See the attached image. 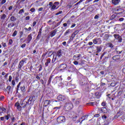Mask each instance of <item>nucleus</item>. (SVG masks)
Instances as JSON below:
<instances>
[{"label":"nucleus","instance_id":"obj_28","mask_svg":"<svg viewBox=\"0 0 125 125\" xmlns=\"http://www.w3.org/2000/svg\"><path fill=\"white\" fill-rule=\"evenodd\" d=\"M5 18H6V15H5V14H3V15H2L1 16L0 20H4V19H5Z\"/></svg>","mask_w":125,"mask_h":125},{"label":"nucleus","instance_id":"obj_2","mask_svg":"<svg viewBox=\"0 0 125 125\" xmlns=\"http://www.w3.org/2000/svg\"><path fill=\"white\" fill-rule=\"evenodd\" d=\"M21 83H22L21 82H20L18 84L17 86V88H16V92L17 93H18V90H21V92L22 93V94H24V93H26V89L25 88V86L23 85V86H21Z\"/></svg>","mask_w":125,"mask_h":125},{"label":"nucleus","instance_id":"obj_39","mask_svg":"<svg viewBox=\"0 0 125 125\" xmlns=\"http://www.w3.org/2000/svg\"><path fill=\"white\" fill-rule=\"evenodd\" d=\"M69 33H70V29H68L66 31L65 33L64 34V36H67Z\"/></svg>","mask_w":125,"mask_h":125},{"label":"nucleus","instance_id":"obj_9","mask_svg":"<svg viewBox=\"0 0 125 125\" xmlns=\"http://www.w3.org/2000/svg\"><path fill=\"white\" fill-rule=\"evenodd\" d=\"M57 98L58 100H59V101H64V100H66V99H67V97L61 95L58 96Z\"/></svg>","mask_w":125,"mask_h":125},{"label":"nucleus","instance_id":"obj_33","mask_svg":"<svg viewBox=\"0 0 125 125\" xmlns=\"http://www.w3.org/2000/svg\"><path fill=\"white\" fill-rule=\"evenodd\" d=\"M11 90V86H8L7 87V90L6 91H7L8 93H9V92H10V91Z\"/></svg>","mask_w":125,"mask_h":125},{"label":"nucleus","instance_id":"obj_48","mask_svg":"<svg viewBox=\"0 0 125 125\" xmlns=\"http://www.w3.org/2000/svg\"><path fill=\"white\" fill-rule=\"evenodd\" d=\"M30 11H31V12H35V11H36V9H35V8H32L30 9Z\"/></svg>","mask_w":125,"mask_h":125},{"label":"nucleus","instance_id":"obj_6","mask_svg":"<svg viewBox=\"0 0 125 125\" xmlns=\"http://www.w3.org/2000/svg\"><path fill=\"white\" fill-rule=\"evenodd\" d=\"M113 37H114L116 40H118L119 42H122L123 39L122 38V37L119 35V34H114L113 35Z\"/></svg>","mask_w":125,"mask_h":125},{"label":"nucleus","instance_id":"obj_29","mask_svg":"<svg viewBox=\"0 0 125 125\" xmlns=\"http://www.w3.org/2000/svg\"><path fill=\"white\" fill-rule=\"evenodd\" d=\"M101 94H100V92H97L95 93V95L97 97V98H100V95Z\"/></svg>","mask_w":125,"mask_h":125},{"label":"nucleus","instance_id":"obj_30","mask_svg":"<svg viewBox=\"0 0 125 125\" xmlns=\"http://www.w3.org/2000/svg\"><path fill=\"white\" fill-rule=\"evenodd\" d=\"M18 13H19V14H20L21 15H22V14H23V13H25V11H24V9L20 10Z\"/></svg>","mask_w":125,"mask_h":125},{"label":"nucleus","instance_id":"obj_56","mask_svg":"<svg viewBox=\"0 0 125 125\" xmlns=\"http://www.w3.org/2000/svg\"><path fill=\"white\" fill-rule=\"evenodd\" d=\"M102 106H103L104 107V106H106V102H103L102 103Z\"/></svg>","mask_w":125,"mask_h":125},{"label":"nucleus","instance_id":"obj_27","mask_svg":"<svg viewBox=\"0 0 125 125\" xmlns=\"http://www.w3.org/2000/svg\"><path fill=\"white\" fill-rule=\"evenodd\" d=\"M96 103L94 102H90L86 104V105H89V106H94V105H96Z\"/></svg>","mask_w":125,"mask_h":125},{"label":"nucleus","instance_id":"obj_51","mask_svg":"<svg viewBox=\"0 0 125 125\" xmlns=\"http://www.w3.org/2000/svg\"><path fill=\"white\" fill-rule=\"evenodd\" d=\"M81 56H82V54H81L76 55V58L77 59H79V58H80L81 57Z\"/></svg>","mask_w":125,"mask_h":125},{"label":"nucleus","instance_id":"obj_45","mask_svg":"<svg viewBox=\"0 0 125 125\" xmlns=\"http://www.w3.org/2000/svg\"><path fill=\"white\" fill-rule=\"evenodd\" d=\"M42 64H40L39 65V71L41 72V71H42Z\"/></svg>","mask_w":125,"mask_h":125},{"label":"nucleus","instance_id":"obj_31","mask_svg":"<svg viewBox=\"0 0 125 125\" xmlns=\"http://www.w3.org/2000/svg\"><path fill=\"white\" fill-rule=\"evenodd\" d=\"M97 42L98 44H100L102 42V41L101 40V38H97Z\"/></svg>","mask_w":125,"mask_h":125},{"label":"nucleus","instance_id":"obj_17","mask_svg":"<svg viewBox=\"0 0 125 125\" xmlns=\"http://www.w3.org/2000/svg\"><path fill=\"white\" fill-rule=\"evenodd\" d=\"M50 104V100H46L44 102V106L45 107H46L47 106H48Z\"/></svg>","mask_w":125,"mask_h":125},{"label":"nucleus","instance_id":"obj_11","mask_svg":"<svg viewBox=\"0 0 125 125\" xmlns=\"http://www.w3.org/2000/svg\"><path fill=\"white\" fill-rule=\"evenodd\" d=\"M20 103H19V102H17L15 103V107H17V109L18 110V111H21L22 110V106L20 105Z\"/></svg>","mask_w":125,"mask_h":125},{"label":"nucleus","instance_id":"obj_8","mask_svg":"<svg viewBox=\"0 0 125 125\" xmlns=\"http://www.w3.org/2000/svg\"><path fill=\"white\" fill-rule=\"evenodd\" d=\"M98 111L99 113H104V114H106L107 113V112H108V110L106 107L100 108H99Z\"/></svg>","mask_w":125,"mask_h":125},{"label":"nucleus","instance_id":"obj_19","mask_svg":"<svg viewBox=\"0 0 125 125\" xmlns=\"http://www.w3.org/2000/svg\"><path fill=\"white\" fill-rule=\"evenodd\" d=\"M14 26H15V24L14 23V22H11L8 24L7 27L10 29L12 28V27H14Z\"/></svg>","mask_w":125,"mask_h":125},{"label":"nucleus","instance_id":"obj_64","mask_svg":"<svg viewBox=\"0 0 125 125\" xmlns=\"http://www.w3.org/2000/svg\"><path fill=\"white\" fill-rule=\"evenodd\" d=\"M98 18H99V16L96 15V16H95L94 17V19H98Z\"/></svg>","mask_w":125,"mask_h":125},{"label":"nucleus","instance_id":"obj_25","mask_svg":"<svg viewBox=\"0 0 125 125\" xmlns=\"http://www.w3.org/2000/svg\"><path fill=\"white\" fill-rule=\"evenodd\" d=\"M10 20L11 21V22H14L15 21H16V17L12 16L11 17Z\"/></svg>","mask_w":125,"mask_h":125},{"label":"nucleus","instance_id":"obj_35","mask_svg":"<svg viewBox=\"0 0 125 125\" xmlns=\"http://www.w3.org/2000/svg\"><path fill=\"white\" fill-rule=\"evenodd\" d=\"M80 102L81 100L80 99H78L75 101V104H76V105H78V104H80Z\"/></svg>","mask_w":125,"mask_h":125},{"label":"nucleus","instance_id":"obj_16","mask_svg":"<svg viewBox=\"0 0 125 125\" xmlns=\"http://www.w3.org/2000/svg\"><path fill=\"white\" fill-rule=\"evenodd\" d=\"M62 50L61 49L58 50L57 52V54L56 56H58V57L60 58L62 56Z\"/></svg>","mask_w":125,"mask_h":125},{"label":"nucleus","instance_id":"obj_44","mask_svg":"<svg viewBox=\"0 0 125 125\" xmlns=\"http://www.w3.org/2000/svg\"><path fill=\"white\" fill-rule=\"evenodd\" d=\"M24 30L25 31H31V30H32V27H29L28 28H24Z\"/></svg>","mask_w":125,"mask_h":125},{"label":"nucleus","instance_id":"obj_24","mask_svg":"<svg viewBox=\"0 0 125 125\" xmlns=\"http://www.w3.org/2000/svg\"><path fill=\"white\" fill-rule=\"evenodd\" d=\"M108 39H109V35L105 34L104 36V41H108Z\"/></svg>","mask_w":125,"mask_h":125},{"label":"nucleus","instance_id":"obj_38","mask_svg":"<svg viewBox=\"0 0 125 125\" xmlns=\"http://www.w3.org/2000/svg\"><path fill=\"white\" fill-rule=\"evenodd\" d=\"M0 4L2 5V4H4V3H5V2H6V0H0Z\"/></svg>","mask_w":125,"mask_h":125},{"label":"nucleus","instance_id":"obj_52","mask_svg":"<svg viewBox=\"0 0 125 125\" xmlns=\"http://www.w3.org/2000/svg\"><path fill=\"white\" fill-rule=\"evenodd\" d=\"M116 84L115 83H110V86L114 87V86H115Z\"/></svg>","mask_w":125,"mask_h":125},{"label":"nucleus","instance_id":"obj_14","mask_svg":"<svg viewBox=\"0 0 125 125\" xmlns=\"http://www.w3.org/2000/svg\"><path fill=\"white\" fill-rule=\"evenodd\" d=\"M32 39H33V37H32V34H29L27 37V42L26 43H30Z\"/></svg>","mask_w":125,"mask_h":125},{"label":"nucleus","instance_id":"obj_37","mask_svg":"<svg viewBox=\"0 0 125 125\" xmlns=\"http://www.w3.org/2000/svg\"><path fill=\"white\" fill-rule=\"evenodd\" d=\"M93 42L94 44H98L97 43V38L94 39L93 40Z\"/></svg>","mask_w":125,"mask_h":125},{"label":"nucleus","instance_id":"obj_26","mask_svg":"<svg viewBox=\"0 0 125 125\" xmlns=\"http://www.w3.org/2000/svg\"><path fill=\"white\" fill-rule=\"evenodd\" d=\"M53 75H52L50 76L48 80V84H50V83H51V79H52V78H53Z\"/></svg>","mask_w":125,"mask_h":125},{"label":"nucleus","instance_id":"obj_42","mask_svg":"<svg viewBox=\"0 0 125 125\" xmlns=\"http://www.w3.org/2000/svg\"><path fill=\"white\" fill-rule=\"evenodd\" d=\"M116 18V16L115 15H112L110 17V20H113Z\"/></svg>","mask_w":125,"mask_h":125},{"label":"nucleus","instance_id":"obj_21","mask_svg":"<svg viewBox=\"0 0 125 125\" xmlns=\"http://www.w3.org/2000/svg\"><path fill=\"white\" fill-rule=\"evenodd\" d=\"M51 62V60L50 59H47L46 62L45 63L46 67H48V64Z\"/></svg>","mask_w":125,"mask_h":125},{"label":"nucleus","instance_id":"obj_61","mask_svg":"<svg viewBox=\"0 0 125 125\" xmlns=\"http://www.w3.org/2000/svg\"><path fill=\"white\" fill-rule=\"evenodd\" d=\"M40 38H41V35H39V34H38V36H37V37L36 40H37V41H39Z\"/></svg>","mask_w":125,"mask_h":125},{"label":"nucleus","instance_id":"obj_46","mask_svg":"<svg viewBox=\"0 0 125 125\" xmlns=\"http://www.w3.org/2000/svg\"><path fill=\"white\" fill-rule=\"evenodd\" d=\"M12 42H13V41L12 40V39H10L9 40V44H10V45H11V44H12Z\"/></svg>","mask_w":125,"mask_h":125},{"label":"nucleus","instance_id":"obj_1","mask_svg":"<svg viewBox=\"0 0 125 125\" xmlns=\"http://www.w3.org/2000/svg\"><path fill=\"white\" fill-rule=\"evenodd\" d=\"M32 100H33V97H26L22 102H21L20 104L24 109L28 106L32 104Z\"/></svg>","mask_w":125,"mask_h":125},{"label":"nucleus","instance_id":"obj_63","mask_svg":"<svg viewBox=\"0 0 125 125\" xmlns=\"http://www.w3.org/2000/svg\"><path fill=\"white\" fill-rule=\"evenodd\" d=\"M3 47H6V43L2 42Z\"/></svg>","mask_w":125,"mask_h":125},{"label":"nucleus","instance_id":"obj_4","mask_svg":"<svg viewBox=\"0 0 125 125\" xmlns=\"http://www.w3.org/2000/svg\"><path fill=\"white\" fill-rule=\"evenodd\" d=\"M57 122L58 124H64L66 122V118L64 116H61L57 118Z\"/></svg>","mask_w":125,"mask_h":125},{"label":"nucleus","instance_id":"obj_58","mask_svg":"<svg viewBox=\"0 0 125 125\" xmlns=\"http://www.w3.org/2000/svg\"><path fill=\"white\" fill-rule=\"evenodd\" d=\"M12 80V77L11 76H9V79H8L9 82H11Z\"/></svg>","mask_w":125,"mask_h":125},{"label":"nucleus","instance_id":"obj_59","mask_svg":"<svg viewBox=\"0 0 125 125\" xmlns=\"http://www.w3.org/2000/svg\"><path fill=\"white\" fill-rule=\"evenodd\" d=\"M105 54H106V52H104L103 54L102 55V56L100 57L101 59H102V58H103V57L105 55Z\"/></svg>","mask_w":125,"mask_h":125},{"label":"nucleus","instance_id":"obj_13","mask_svg":"<svg viewBox=\"0 0 125 125\" xmlns=\"http://www.w3.org/2000/svg\"><path fill=\"white\" fill-rule=\"evenodd\" d=\"M112 59L114 61H120L121 60V57L119 55H115L113 57Z\"/></svg>","mask_w":125,"mask_h":125},{"label":"nucleus","instance_id":"obj_12","mask_svg":"<svg viewBox=\"0 0 125 125\" xmlns=\"http://www.w3.org/2000/svg\"><path fill=\"white\" fill-rule=\"evenodd\" d=\"M59 81H60L61 80H62V78H61V76L58 77L57 76L55 78V79L53 80L52 83H56Z\"/></svg>","mask_w":125,"mask_h":125},{"label":"nucleus","instance_id":"obj_49","mask_svg":"<svg viewBox=\"0 0 125 125\" xmlns=\"http://www.w3.org/2000/svg\"><path fill=\"white\" fill-rule=\"evenodd\" d=\"M20 38H22V36H23V31H20Z\"/></svg>","mask_w":125,"mask_h":125},{"label":"nucleus","instance_id":"obj_36","mask_svg":"<svg viewBox=\"0 0 125 125\" xmlns=\"http://www.w3.org/2000/svg\"><path fill=\"white\" fill-rule=\"evenodd\" d=\"M56 58H57V56H56L55 58H54V54L53 55V58L52 60V63H54L55 61H56Z\"/></svg>","mask_w":125,"mask_h":125},{"label":"nucleus","instance_id":"obj_15","mask_svg":"<svg viewBox=\"0 0 125 125\" xmlns=\"http://www.w3.org/2000/svg\"><path fill=\"white\" fill-rule=\"evenodd\" d=\"M60 69L61 70H65L67 68V64L65 63H62L61 64V66H60Z\"/></svg>","mask_w":125,"mask_h":125},{"label":"nucleus","instance_id":"obj_47","mask_svg":"<svg viewBox=\"0 0 125 125\" xmlns=\"http://www.w3.org/2000/svg\"><path fill=\"white\" fill-rule=\"evenodd\" d=\"M42 28H41L40 29L39 32L38 33L39 36H42Z\"/></svg>","mask_w":125,"mask_h":125},{"label":"nucleus","instance_id":"obj_20","mask_svg":"<svg viewBox=\"0 0 125 125\" xmlns=\"http://www.w3.org/2000/svg\"><path fill=\"white\" fill-rule=\"evenodd\" d=\"M112 2L114 5H117V4H119V2H120V0H112Z\"/></svg>","mask_w":125,"mask_h":125},{"label":"nucleus","instance_id":"obj_53","mask_svg":"<svg viewBox=\"0 0 125 125\" xmlns=\"http://www.w3.org/2000/svg\"><path fill=\"white\" fill-rule=\"evenodd\" d=\"M4 99V96H1L0 97V101H2Z\"/></svg>","mask_w":125,"mask_h":125},{"label":"nucleus","instance_id":"obj_54","mask_svg":"<svg viewBox=\"0 0 125 125\" xmlns=\"http://www.w3.org/2000/svg\"><path fill=\"white\" fill-rule=\"evenodd\" d=\"M0 121H5V118L4 116H3V117H1L0 118Z\"/></svg>","mask_w":125,"mask_h":125},{"label":"nucleus","instance_id":"obj_5","mask_svg":"<svg viewBox=\"0 0 125 125\" xmlns=\"http://www.w3.org/2000/svg\"><path fill=\"white\" fill-rule=\"evenodd\" d=\"M64 107L65 109L67 110V111H69V110H71V109H73L74 105L72 103H67L65 104Z\"/></svg>","mask_w":125,"mask_h":125},{"label":"nucleus","instance_id":"obj_7","mask_svg":"<svg viewBox=\"0 0 125 125\" xmlns=\"http://www.w3.org/2000/svg\"><path fill=\"white\" fill-rule=\"evenodd\" d=\"M24 63H25V60H22L19 62L18 69L20 71L21 70V69H22V67L24 66Z\"/></svg>","mask_w":125,"mask_h":125},{"label":"nucleus","instance_id":"obj_43","mask_svg":"<svg viewBox=\"0 0 125 125\" xmlns=\"http://www.w3.org/2000/svg\"><path fill=\"white\" fill-rule=\"evenodd\" d=\"M79 30H76V31H75L73 33V35H74V37H76V35L78 34V33H79Z\"/></svg>","mask_w":125,"mask_h":125},{"label":"nucleus","instance_id":"obj_62","mask_svg":"<svg viewBox=\"0 0 125 125\" xmlns=\"http://www.w3.org/2000/svg\"><path fill=\"white\" fill-rule=\"evenodd\" d=\"M26 46V43H23L21 45V48H24Z\"/></svg>","mask_w":125,"mask_h":125},{"label":"nucleus","instance_id":"obj_10","mask_svg":"<svg viewBox=\"0 0 125 125\" xmlns=\"http://www.w3.org/2000/svg\"><path fill=\"white\" fill-rule=\"evenodd\" d=\"M56 33H57V29H55L50 32V36L48 38H53L55 35H56Z\"/></svg>","mask_w":125,"mask_h":125},{"label":"nucleus","instance_id":"obj_32","mask_svg":"<svg viewBox=\"0 0 125 125\" xmlns=\"http://www.w3.org/2000/svg\"><path fill=\"white\" fill-rule=\"evenodd\" d=\"M107 46H108V47H110L111 48H114V45H113V43H112L111 42L107 43Z\"/></svg>","mask_w":125,"mask_h":125},{"label":"nucleus","instance_id":"obj_23","mask_svg":"<svg viewBox=\"0 0 125 125\" xmlns=\"http://www.w3.org/2000/svg\"><path fill=\"white\" fill-rule=\"evenodd\" d=\"M5 117V120H6L7 121H8L10 118H11V115L9 114H7V115H5L4 116Z\"/></svg>","mask_w":125,"mask_h":125},{"label":"nucleus","instance_id":"obj_41","mask_svg":"<svg viewBox=\"0 0 125 125\" xmlns=\"http://www.w3.org/2000/svg\"><path fill=\"white\" fill-rule=\"evenodd\" d=\"M17 31L15 30L12 34V37H15L17 35Z\"/></svg>","mask_w":125,"mask_h":125},{"label":"nucleus","instance_id":"obj_60","mask_svg":"<svg viewBox=\"0 0 125 125\" xmlns=\"http://www.w3.org/2000/svg\"><path fill=\"white\" fill-rule=\"evenodd\" d=\"M62 11H59V12L57 13L56 14V16L59 15V14H62Z\"/></svg>","mask_w":125,"mask_h":125},{"label":"nucleus","instance_id":"obj_22","mask_svg":"<svg viewBox=\"0 0 125 125\" xmlns=\"http://www.w3.org/2000/svg\"><path fill=\"white\" fill-rule=\"evenodd\" d=\"M102 50V47L97 46L96 53H99V52H101Z\"/></svg>","mask_w":125,"mask_h":125},{"label":"nucleus","instance_id":"obj_50","mask_svg":"<svg viewBox=\"0 0 125 125\" xmlns=\"http://www.w3.org/2000/svg\"><path fill=\"white\" fill-rule=\"evenodd\" d=\"M73 64H74V65H79V62L75 61L73 62Z\"/></svg>","mask_w":125,"mask_h":125},{"label":"nucleus","instance_id":"obj_55","mask_svg":"<svg viewBox=\"0 0 125 125\" xmlns=\"http://www.w3.org/2000/svg\"><path fill=\"white\" fill-rule=\"evenodd\" d=\"M61 22H62V21H61L59 22L56 25L55 27H58V26H59L60 25V24H61Z\"/></svg>","mask_w":125,"mask_h":125},{"label":"nucleus","instance_id":"obj_3","mask_svg":"<svg viewBox=\"0 0 125 125\" xmlns=\"http://www.w3.org/2000/svg\"><path fill=\"white\" fill-rule=\"evenodd\" d=\"M49 5L50 8H51V10H55L58 8H56V7L59 5V2L58 1L55 2L54 4H53V2H50L49 3Z\"/></svg>","mask_w":125,"mask_h":125},{"label":"nucleus","instance_id":"obj_18","mask_svg":"<svg viewBox=\"0 0 125 125\" xmlns=\"http://www.w3.org/2000/svg\"><path fill=\"white\" fill-rule=\"evenodd\" d=\"M6 112V109L4 107H1L0 106V114L1 115L3 113H5Z\"/></svg>","mask_w":125,"mask_h":125},{"label":"nucleus","instance_id":"obj_40","mask_svg":"<svg viewBox=\"0 0 125 125\" xmlns=\"http://www.w3.org/2000/svg\"><path fill=\"white\" fill-rule=\"evenodd\" d=\"M10 118H11V119L12 120V123H14V122H15V117H14L13 115L12 116H11Z\"/></svg>","mask_w":125,"mask_h":125},{"label":"nucleus","instance_id":"obj_57","mask_svg":"<svg viewBox=\"0 0 125 125\" xmlns=\"http://www.w3.org/2000/svg\"><path fill=\"white\" fill-rule=\"evenodd\" d=\"M12 85H15V80H13L12 81Z\"/></svg>","mask_w":125,"mask_h":125},{"label":"nucleus","instance_id":"obj_34","mask_svg":"<svg viewBox=\"0 0 125 125\" xmlns=\"http://www.w3.org/2000/svg\"><path fill=\"white\" fill-rule=\"evenodd\" d=\"M73 60L74 61H78V60H80V58L77 59V55H74V56H73Z\"/></svg>","mask_w":125,"mask_h":125}]
</instances>
